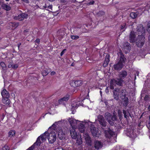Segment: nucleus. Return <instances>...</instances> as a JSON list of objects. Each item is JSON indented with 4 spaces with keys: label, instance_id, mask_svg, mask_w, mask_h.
Segmentation results:
<instances>
[{
    "label": "nucleus",
    "instance_id": "nucleus-61",
    "mask_svg": "<svg viewBox=\"0 0 150 150\" xmlns=\"http://www.w3.org/2000/svg\"><path fill=\"white\" fill-rule=\"evenodd\" d=\"M21 44L20 43H19V44H18V49H19L20 46L21 45Z\"/></svg>",
    "mask_w": 150,
    "mask_h": 150
},
{
    "label": "nucleus",
    "instance_id": "nucleus-55",
    "mask_svg": "<svg viewBox=\"0 0 150 150\" xmlns=\"http://www.w3.org/2000/svg\"><path fill=\"white\" fill-rule=\"evenodd\" d=\"M52 5H50L49 6H48L47 8H48L49 9H50L51 10H52Z\"/></svg>",
    "mask_w": 150,
    "mask_h": 150
},
{
    "label": "nucleus",
    "instance_id": "nucleus-35",
    "mask_svg": "<svg viewBox=\"0 0 150 150\" xmlns=\"http://www.w3.org/2000/svg\"><path fill=\"white\" fill-rule=\"evenodd\" d=\"M16 132L14 130H10L8 133V135L10 137H12L15 136Z\"/></svg>",
    "mask_w": 150,
    "mask_h": 150
},
{
    "label": "nucleus",
    "instance_id": "nucleus-21",
    "mask_svg": "<svg viewBox=\"0 0 150 150\" xmlns=\"http://www.w3.org/2000/svg\"><path fill=\"white\" fill-rule=\"evenodd\" d=\"M2 8L6 11H9L11 10V7L9 4H3L1 5Z\"/></svg>",
    "mask_w": 150,
    "mask_h": 150
},
{
    "label": "nucleus",
    "instance_id": "nucleus-2",
    "mask_svg": "<svg viewBox=\"0 0 150 150\" xmlns=\"http://www.w3.org/2000/svg\"><path fill=\"white\" fill-rule=\"evenodd\" d=\"M48 140L50 144L53 143L56 140V135L55 132H52L49 134Z\"/></svg>",
    "mask_w": 150,
    "mask_h": 150
},
{
    "label": "nucleus",
    "instance_id": "nucleus-32",
    "mask_svg": "<svg viewBox=\"0 0 150 150\" xmlns=\"http://www.w3.org/2000/svg\"><path fill=\"white\" fill-rule=\"evenodd\" d=\"M79 129L81 133H83L84 132L85 129L84 125L82 124H81L79 127Z\"/></svg>",
    "mask_w": 150,
    "mask_h": 150
},
{
    "label": "nucleus",
    "instance_id": "nucleus-8",
    "mask_svg": "<svg viewBox=\"0 0 150 150\" xmlns=\"http://www.w3.org/2000/svg\"><path fill=\"white\" fill-rule=\"evenodd\" d=\"M98 120L100 124L102 126L105 127L106 126L107 122L102 115H98Z\"/></svg>",
    "mask_w": 150,
    "mask_h": 150
},
{
    "label": "nucleus",
    "instance_id": "nucleus-18",
    "mask_svg": "<svg viewBox=\"0 0 150 150\" xmlns=\"http://www.w3.org/2000/svg\"><path fill=\"white\" fill-rule=\"evenodd\" d=\"M102 146V144L100 142L98 141H96L95 142L94 147L96 149H101Z\"/></svg>",
    "mask_w": 150,
    "mask_h": 150
},
{
    "label": "nucleus",
    "instance_id": "nucleus-37",
    "mask_svg": "<svg viewBox=\"0 0 150 150\" xmlns=\"http://www.w3.org/2000/svg\"><path fill=\"white\" fill-rule=\"evenodd\" d=\"M121 96L123 97H126V94H125V90H122L121 92Z\"/></svg>",
    "mask_w": 150,
    "mask_h": 150
},
{
    "label": "nucleus",
    "instance_id": "nucleus-44",
    "mask_svg": "<svg viewBox=\"0 0 150 150\" xmlns=\"http://www.w3.org/2000/svg\"><path fill=\"white\" fill-rule=\"evenodd\" d=\"M107 121L109 122V124L111 125H113L114 124L113 122L114 121H113V120H112V119L109 120Z\"/></svg>",
    "mask_w": 150,
    "mask_h": 150
},
{
    "label": "nucleus",
    "instance_id": "nucleus-33",
    "mask_svg": "<svg viewBox=\"0 0 150 150\" xmlns=\"http://www.w3.org/2000/svg\"><path fill=\"white\" fill-rule=\"evenodd\" d=\"M116 82L118 86H121L122 84V83L124 81L121 78L117 79H115Z\"/></svg>",
    "mask_w": 150,
    "mask_h": 150
},
{
    "label": "nucleus",
    "instance_id": "nucleus-3",
    "mask_svg": "<svg viewBox=\"0 0 150 150\" xmlns=\"http://www.w3.org/2000/svg\"><path fill=\"white\" fill-rule=\"evenodd\" d=\"M49 133L47 131L45 132L43 134L38 137V144L46 140L47 137Z\"/></svg>",
    "mask_w": 150,
    "mask_h": 150
},
{
    "label": "nucleus",
    "instance_id": "nucleus-14",
    "mask_svg": "<svg viewBox=\"0 0 150 150\" xmlns=\"http://www.w3.org/2000/svg\"><path fill=\"white\" fill-rule=\"evenodd\" d=\"M9 97L2 98V103L6 105H9L11 103V101L9 99Z\"/></svg>",
    "mask_w": 150,
    "mask_h": 150
},
{
    "label": "nucleus",
    "instance_id": "nucleus-31",
    "mask_svg": "<svg viewBox=\"0 0 150 150\" xmlns=\"http://www.w3.org/2000/svg\"><path fill=\"white\" fill-rule=\"evenodd\" d=\"M123 48L125 50L126 49L128 51L130 49V44L129 43L127 42L124 44L123 45Z\"/></svg>",
    "mask_w": 150,
    "mask_h": 150
},
{
    "label": "nucleus",
    "instance_id": "nucleus-19",
    "mask_svg": "<svg viewBox=\"0 0 150 150\" xmlns=\"http://www.w3.org/2000/svg\"><path fill=\"white\" fill-rule=\"evenodd\" d=\"M124 66L118 62L117 63L114 65V68L115 70H120Z\"/></svg>",
    "mask_w": 150,
    "mask_h": 150
},
{
    "label": "nucleus",
    "instance_id": "nucleus-11",
    "mask_svg": "<svg viewBox=\"0 0 150 150\" xmlns=\"http://www.w3.org/2000/svg\"><path fill=\"white\" fill-rule=\"evenodd\" d=\"M57 131L58 133V138L60 139H62L64 137L65 134L62 131V128L61 127H58Z\"/></svg>",
    "mask_w": 150,
    "mask_h": 150
},
{
    "label": "nucleus",
    "instance_id": "nucleus-28",
    "mask_svg": "<svg viewBox=\"0 0 150 150\" xmlns=\"http://www.w3.org/2000/svg\"><path fill=\"white\" fill-rule=\"evenodd\" d=\"M83 137L86 142L88 143H90L91 142V138L88 134L87 133H85L84 134Z\"/></svg>",
    "mask_w": 150,
    "mask_h": 150
},
{
    "label": "nucleus",
    "instance_id": "nucleus-5",
    "mask_svg": "<svg viewBox=\"0 0 150 150\" xmlns=\"http://www.w3.org/2000/svg\"><path fill=\"white\" fill-rule=\"evenodd\" d=\"M91 131L93 135L96 137H99L101 133L100 130L94 127L91 128Z\"/></svg>",
    "mask_w": 150,
    "mask_h": 150
},
{
    "label": "nucleus",
    "instance_id": "nucleus-15",
    "mask_svg": "<svg viewBox=\"0 0 150 150\" xmlns=\"http://www.w3.org/2000/svg\"><path fill=\"white\" fill-rule=\"evenodd\" d=\"M1 95L2 98L4 97H9L10 94L8 92L6 91V90L4 89L1 92Z\"/></svg>",
    "mask_w": 150,
    "mask_h": 150
},
{
    "label": "nucleus",
    "instance_id": "nucleus-49",
    "mask_svg": "<svg viewBox=\"0 0 150 150\" xmlns=\"http://www.w3.org/2000/svg\"><path fill=\"white\" fill-rule=\"evenodd\" d=\"M18 67V65L17 64H15L13 65V66L12 68L13 69H16Z\"/></svg>",
    "mask_w": 150,
    "mask_h": 150
},
{
    "label": "nucleus",
    "instance_id": "nucleus-64",
    "mask_svg": "<svg viewBox=\"0 0 150 150\" xmlns=\"http://www.w3.org/2000/svg\"><path fill=\"white\" fill-rule=\"evenodd\" d=\"M148 110H150V105L149 106L148 108Z\"/></svg>",
    "mask_w": 150,
    "mask_h": 150
},
{
    "label": "nucleus",
    "instance_id": "nucleus-42",
    "mask_svg": "<svg viewBox=\"0 0 150 150\" xmlns=\"http://www.w3.org/2000/svg\"><path fill=\"white\" fill-rule=\"evenodd\" d=\"M79 36L78 35H71V38L73 40H76L79 38Z\"/></svg>",
    "mask_w": 150,
    "mask_h": 150
},
{
    "label": "nucleus",
    "instance_id": "nucleus-38",
    "mask_svg": "<svg viewBox=\"0 0 150 150\" xmlns=\"http://www.w3.org/2000/svg\"><path fill=\"white\" fill-rule=\"evenodd\" d=\"M62 121H64V120H61L60 121H58L57 122H56L52 125V129H55V128L56 127V124H57V123H59L61 122H62Z\"/></svg>",
    "mask_w": 150,
    "mask_h": 150
},
{
    "label": "nucleus",
    "instance_id": "nucleus-46",
    "mask_svg": "<svg viewBox=\"0 0 150 150\" xmlns=\"http://www.w3.org/2000/svg\"><path fill=\"white\" fill-rule=\"evenodd\" d=\"M131 133L129 135V137L132 138L135 137V136H134L133 133V131H131Z\"/></svg>",
    "mask_w": 150,
    "mask_h": 150
},
{
    "label": "nucleus",
    "instance_id": "nucleus-27",
    "mask_svg": "<svg viewBox=\"0 0 150 150\" xmlns=\"http://www.w3.org/2000/svg\"><path fill=\"white\" fill-rule=\"evenodd\" d=\"M69 96L67 95L63 98L60 99L59 100V103H61L63 101H67L69 98Z\"/></svg>",
    "mask_w": 150,
    "mask_h": 150
},
{
    "label": "nucleus",
    "instance_id": "nucleus-29",
    "mask_svg": "<svg viewBox=\"0 0 150 150\" xmlns=\"http://www.w3.org/2000/svg\"><path fill=\"white\" fill-rule=\"evenodd\" d=\"M122 99H123V105L125 107H126L128 104V99L127 97H125L123 98L122 97Z\"/></svg>",
    "mask_w": 150,
    "mask_h": 150
},
{
    "label": "nucleus",
    "instance_id": "nucleus-54",
    "mask_svg": "<svg viewBox=\"0 0 150 150\" xmlns=\"http://www.w3.org/2000/svg\"><path fill=\"white\" fill-rule=\"evenodd\" d=\"M56 74L55 72L54 71H52L50 73V74L52 76Z\"/></svg>",
    "mask_w": 150,
    "mask_h": 150
},
{
    "label": "nucleus",
    "instance_id": "nucleus-26",
    "mask_svg": "<svg viewBox=\"0 0 150 150\" xmlns=\"http://www.w3.org/2000/svg\"><path fill=\"white\" fill-rule=\"evenodd\" d=\"M68 121L69 122L71 126H75L77 121V120L75 119L70 118L68 119Z\"/></svg>",
    "mask_w": 150,
    "mask_h": 150
},
{
    "label": "nucleus",
    "instance_id": "nucleus-43",
    "mask_svg": "<svg viewBox=\"0 0 150 150\" xmlns=\"http://www.w3.org/2000/svg\"><path fill=\"white\" fill-rule=\"evenodd\" d=\"M0 64L3 69L6 68V65L4 62H1L0 63Z\"/></svg>",
    "mask_w": 150,
    "mask_h": 150
},
{
    "label": "nucleus",
    "instance_id": "nucleus-12",
    "mask_svg": "<svg viewBox=\"0 0 150 150\" xmlns=\"http://www.w3.org/2000/svg\"><path fill=\"white\" fill-rule=\"evenodd\" d=\"M70 134L73 139H76L77 137L78 136V134L76 131L75 129L73 128L70 129Z\"/></svg>",
    "mask_w": 150,
    "mask_h": 150
},
{
    "label": "nucleus",
    "instance_id": "nucleus-51",
    "mask_svg": "<svg viewBox=\"0 0 150 150\" xmlns=\"http://www.w3.org/2000/svg\"><path fill=\"white\" fill-rule=\"evenodd\" d=\"M47 6L46 4H45L44 6H43L42 7L41 6V7L40 8L41 9H43L44 8H47Z\"/></svg>",
    "mask_w": 150,
    "mask_h": 150
},
{
    "label": "nucleus",
    "instance_id": "nucleus-25",
    "mask_svg": "<svg viewBox=\"0 0 150 150\" xmlns=\"http://www.w3.org/2000/svg\"><path fill=\"white\" fill-rule=\"evenodd\" d=\"M76 143L79 145H81L82 143V141L80 134H78V136L76 138Z\"/></svg>",
    "mask_w": 150,
    "mask_h": 150
},
{
    "label": "nucleus",
    "instance_id": "nucleus-45",
    "mask_svg": "<svg viewBox=\"0 0 150 150\" xmlns=\"http://www.w3.org/2000/svg\"><path fill=\"white\" fill-rule=\"evenodd\" d=\"M3 150H9V147L6 145L4 146L2 148Z\"/></svg>",
    "mask_w": 150,
    "mask_h": 150
},
{
    "label": "nucleus",
    "instance_id": "nucleus-34",
    "mask_svg": "<svg viewBox=\"0 0 150 150\" xmlns=\"http://www.w3.org/2000/svg\"><path fill=\"white\" fill-rule=\"evenodd\" d=\"M74 83L76 86H81L83 82L80 80H77L74 82Z\"/></svg>",
    "mask_w": 150,
    "mask_h": 150
},
{
    "label": "nucleus",
    "instance_id": "nucleus-4",
    "mask_svg": "<svg viewBox=\"0 0 150 150\" xmlns=\"http://www.w3.org/2000/svg\"><path fill=\"white\" fill-rule=\"evenodd\" d=\"M28 17V14L25 13H23L14 17L13 18L15 20L19 21H22L24 19H27Z\"/></svg>",
    "mask_w": 150,
    "mask_h": 150
},
{
    "label": "nucleus",
    "instance_id": "nucleus-6",
    "mask_svg": "<svg viewBox=\"0 0 150 150\" xmlns=\"http://www.w3.org/2000/svg\"><path fill=\"white\" fill-rule=\"evenodd\" d=\"M119 56L118 62L122 64L124 66L126 61V58L124 55L121 52H119L118 54Z\"/></svg>",
    "mask_w": 150,
    "mask_h": 150
},
{
    "label": "nucleus",
    "instance_id": "nucleus-47",
    "mask_svg": "<svg viewBox=\"0 0 150 150\" xmlns=\"http://www.w3.org/2000/svg\"><path fill=\"white\" fill-rule=\"evenodd\" d=\"M147 30L150 33V22H149L147 24Z\"/></svg>",
    "mask_w": 150,
    "mask_h": 150
},
{
    "label": "nucleus",
    "instance_id": "nucleus-30",
    "mask_svg": "<svg viewBox=\"0 0 150 150\" xmlns=\"http://www.w3.org/2000/svg\"><path fill=\"white\" fill-rule=\"evenodd\" d=\"M38 146V138L37 139L36 142L30 147L29 148L26 150H33Z\"/></svg>",
    "mask_w": 150,
    "mask_h": 150
},
{
    "label": "nucleus",
    "instance_id": "nucleus-62",
    "mask_svg": "<svg viewBox=\"0 0 150 150\" xmlns=\"http://www.w3.org/2000/svg\"><path fill=\"white\" fill-rule=\"evenodd\" d=\"M75 29H76V30H81V29L80 28H75Z\"/></svg>",
    "mask_w": 150,
    "mask_h": 150
},
{
    "label": "nucleus",
    "instance_id": "nucleus-36",
    "mask_svg": "<svg viewBox=\"0 0 150 150\" xmlns=\"http://www.w3.org/2000/svg\"><path fill=\"white\" fill-rule=\"evenodd\" d=\"M137 14L134 12H132L130 14V17L133 19L137 17Z\"/></svg>",
    "mask_w": 150,
    "mask_h": 150
},
{
    "label": "nucleus",
    "instance_id": "nucleus-7",
    "mask_svg": "<svg viewBox=\"0 0 150 150\" xmlns=\"http://www.w3.org/2000/svg\"><path fill=\"white\" fill-rule=\"evenodd\" d=\"M104 116L107 121L110 119H112L113 121H115L117 120V117L115 115H113L112 116L111 114L108 112H106Z\"/></svg>",
    "mask_w": 150,
    "mask_h": 150
},
{
    "label": "nucleus",
    "instance_id": "nucleus-16",
    "mask_svg": "<svg viewBox=\"0 0 150 150\" xmlns=\"http://www.w3.org/2000/svg\"><path fill=\"white\" fill-rule=\"evenodd\" d=\"M19 23L18 22H11L9 23L10 28L12 29H16L19 25Z\"/></svg>",
    "mask_w": 150,
    "mask_h": 150
},
{
    "label": "nucleus",
    "instance_id": "nucleus-23",
    "mask_svg": "<svg viewBox=\"0 0 150 150\" xmlns=\"http://www.w3.org/2000/svg\"><path fill=\"white\" fill-rule=\"evenodd\" d=\"M117 84L115 79H113L110 81V88L111 89H113L116 86Z\"/></svg>",
    "mask_w": 150,
    "mask_h": 150
},
{
    "label": "nucleus",
    "instance_id": "nucleus-53",
    "mask_svg": "<svg viewBox=\"0 0 150 150\" xmlns=\"http://www.w3.org/2000/svg\"><path fill=\"white\" fill-rule=\"evenodd\" d=\"M66 50V49L64 50L61 53L60 55L62 56L64 54V51Z\"/></svg>",
    "mask_w": 150,
    "mask_h": 150
},
{
    "label": "nucleus",
    "instance_id": "nucleus-48",
    "mask_svg": "<svg viewBox=\"0 0 150 150\" xmlns=\"http://www.w3.org/2000/svg\"><path fill=\"white\" fill-rule=\"evenodd\" d=\"M13 62H10L9 64H8V68H12L13 66Z\"/></svg>",
    "mask_w": 150,
    "mask_h": 150
},
{
    "label": "nucleus",
    "instance_id": "nucleus-58",
    "mask_svg": "<svg viewBox=\"0 0 150 150\" xmlns=\"http://www.w3.org/2000/svg\"><path fill=\"white\" fill-rule=\"evenodd\" d=\"M118 115L120 116V117H121V111H118Z\"/></svg>",
    "mask_w": 150,
    "mask_h": 150
},
{
    "label": "nucleus",
    "instance_id": "nucleus-63",
    "mask_svg": "<svg viewBox=\"0 0 150 150\" xmlns=\"http://www.w3.org/2000/svg\"><path fill=\"white\" fill-rule=\"evenodd\" d=\"M149 42L150 45V35L149 36Z\"/></svg>",
    "mask_w": 150,
    "mask_h": 150
},
{
    "label": "nucleus",
    "instance_id": "nucleus-52",
    "mask_svg": "<svg viewBox=\"0 0 150 150\" xmlns=\"http://www.w3.org/2000/svg\"><path fill=\"white\" fill-rule=\"evenodd\" d=\"M60 1L62 3L65 4L67 2V0H61Z\"/></svg>",
    "mask_w": 150,
    "mask_h": 150
},
{
    "label": "nucleus",
    "instance_id": "nucleus-24",
    "mask_svg": "<svg viewBox=\"0 0 150 150\" xmlns=\"http://www.w3.org/2000/svg\"><path fill=\"white\" fill-rule=\"evenodd\" d=\"M42 69H43V70L42 71V74L43 76L47 75L50 71V70L45 68L44 67H42Z\"/></svg>",
    "mask_w": 150,
    "mask_h": 150
},
{
    "label": "nucleus",
    "instance_id": "nucleus-41",
    "mask_svg": "<svg viewBox=\"0 0 150 150\" xmlns=\"http://www.w3.org/2000/svg\"><path fill=\"white\" fill-rule=\"evenodd\" d=\"M127 27L126 23H124L121 25V30L125 29Z\"/></svg>",
    "mask_w": 150,
    "mask_h": 150
},
{
    "label": "nucleus",
    "instance_id": "nucleus-10",
    "mask_svg": "<svg viewBox=\"0 0 150 150\" xmlns=\"http://www.w3.org/2000/svg\"><path fill=\"white\" fill-rule=\"evenodd\" d=\"M137 31L139 35H144V36L145 32V29L142 25L140 24L137 26Z\"/></svg>",
    "mask_w": 150,
    "mask_h": 150
},
{
    "label": "nucleus",
    "instance_id": "nucleus-1",
    "mask_svg": "<svg viewBox=\"0 0 150 150\" xmlns=\"http://www.w3.org/2000/svg\"><path fill=\"white\" fill-rule=\"evenodd\" d=\"M145 42V37L144 35H138L137 39L136 40V45L139 47H142Z\"/></svg>",
    "mask_w": 150,
    "mask_h": 150
},
{
    "label": "nucleus",
    "instance_id": "nucleus-60",
    "mask_svg": "<svg viewBox=\"0 0 150 150\" xmlns=\"http://www.w3.org/2000/svg\"><path fill=\"white\" fill-rule=\"evenodd\" d=\"M105 92L106 93L108 92V87H107L105 89Z\"/></svg>",
    "mask_w": 150,
    "mask_h": 150
},
{
    "label": "nucleus",
    "instance_id": "nucleus-9",
    "mask_svg": "<svg viewBox=\"0 0 150 150\" xmlns=\"http://www.w3.org/2000/svg\"><path fill=\"white\" fill-rule=\"evenodd\" d=\"M113 96L114 98L117 100L119 98L120 93V90L119 88H115L113 91Z\"/></svg>",
    "mask_w": 150,
    "mask_h": 150
},
{
    "label": "nucleus",
    "instance_id": "nucleus-17",
    "mask_svg": "<svg viewBox=\"0 0 150 150\" xmlns=\"http://www.w3.org/2000/svg\"><path fill=\"white\" fill-rule=\"evenodd\" d=\"M109 56L110 55L109 54H107L106 56L105 61L103 64V66L105 67H106L107 66L109 62Z\"/></svg>",
    "mask_w": 150,
    "mask_h": 150
},
{
    "label": "nucleus",
    "instance_id": "nucleus-22",
    "mask_svg": "<svg viewBox=\"0 0 150 150\" xmlns=\"http://www.w3.org/2000/svg\"><path fill=\"white\" fill-rule=\"evenodd\" d=\"M127 75V72L125 71H121L119 73V77L122 79L125 78Z\"/></svg>",
    "mask_w": 150,
    "mask_h": 150
},
{
    "label": "nucleus",
    "instance_id": "nucleus-50",
    "mask_svg": "<svg viewBox=\"0 0 150 150\" xmlns=\"http://www.w3.org/2000/svg\"><path fill=\"white\" fill-rule=\"evenodd\" d=\"M94 3V1H91L88 3V4L89 5H93Z\"/></svg>",
    "mask_w": 150,
    "mask_h": 150
},
{
    "label": "nucleus",
    "instance_id": "nucleus-56",
    "mask_svg": "<svg viewBox=\"0 0 150 150\" xmlns=\"http://www.w3.org/2000/svg\"><path fill=\"white\" fill-rule=\"evenodd\" d=\"M72 108H76L77 107V106L75 105L74 104H72Z\"/></svg>",
    "mask_w": 150,
    "mask_h": 150
},
{
    "label": "nucleus",
    "instance_id": "nucleus-40",
    "mask_svg": "<svg viewBox=\"0 0 150 150\" xmlns=\"http://www.w3.org/2000/svg\"><path fill=\"white\" fill-rule=\"evenodd\" d=\"M105 12L102 11H99L98 13H97V15L98 16H101L105 14Z\"/></svg>",
    "mask_w": 150,
    "mask_h": 150
},
{
    "label": "nucleus",
    "instance_id": "nucleus-59",
    "mask_svg": "<svg viewBox=\"0 0 150 150\" xmlns=\"http://www.w3.org/2000/svg\"><path fill=\"white\" fill-rule=\"evenodd\" d=\"M28 32V31L27 30H25L24 31V33L26 35L27 33Z\"/></svg>",
    "mask_w": 150,
    "mask_h": 150
},
{
    "label": "nucleus",
    "instance_id": "nucleus-20",
    "mask_svg": "<svg viewBox=\"0 0 150 150\" xmlns=\"http://www.w3.org/2000/svg\"><path fill=\"white\" fill-rule=\"evenodd\" d=\"M135 36L134 32L133 31H131L129 37L130 42H134L135 41Z\"/></svg>",
    "mask_w": 150,
    "mask_h": 150
},
{
    "label": "nucleus",
    "instance_id": "nucleus-13",
    "mask_svg": "<svg viewBox=\"0 0 150 150\" xmlns=\"http://www.w3.org/2000/svg\"><path fill=\"white\" fill-rule=\"evenodd\" d=\"M105 133L106 137L108 138L110 137L114 134V132L109 129H108V130H105Z\"/></svg>",
    "mask_w": 150,
    "mask_h": 150
},
{
    "label": "nucleus",
    "instance_id": "nucleus-57",
    "mask_svg": "<svg viewBox=\"0 0 150 150\" xmlns=\"http://www.w3.org/2000/svg\"><path fill=\"white\" fill-rule=\"evenodd\" d=\"M23 1L25 2L26 3H28L29 2L28 0H22Z\"/></svg>",
    "mask_w": 150,
    "mask_h": 150
},
{
    "label": "nucleus",
    "instance_id": "nucleus-39",
    "mask_svg": "<svg viewBox=\"0 0 150 150\" xmlns=\"http://www.w3.org/2000/svg\"><path fill=\"white\" fill-rule=\"evenodd\" d=\"M123 113L124 114L125 117L127 119V117H128V115H129V112H127L125 110H123Z\"/></svg>",
    "mask_w": 150,
    "mask_h": 150
}]
</instances>
